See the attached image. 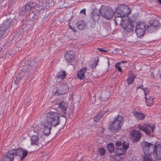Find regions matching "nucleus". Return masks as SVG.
<instances>
[{
  "label": "nucleus",
  "instance_id": "dca6fc26",
  "mask_svg": "<svg viewBox=\"0 0 161 161\" xmlns=\"http://www.w3.org/2000/svg\"><path fill=\"white\" fill-rule=\"evenodd\" d=\"M75 56L74 52L73 50H70L66 53L65 57L68 62H70L73 60Z\"/></svg>",
  "mask_w": 161,
  "mask_h": 161
},
{
  "label": "nucleus",
  "instance_id": "0eeeda50",
  "mask_svg": "<svg viewBox=\"0 0 161 161\" xmlns=\"http://www.w3.org/2000/svg\"><path fill=\"white\" fill-rule=\"evenodd\" d=\"M36 5V3L31 1L29 2L22 7L20 14L22 15L26 14V15H29L31 8L34 7Z\"/></svg>",
  "mask_w": 161,
  "mask_h": 161
},
{
  "label": "nucleus",
  "instance_id": "a211bd4d",
  "mask_svg": "<svg viewBox=\"0 0 161 161\" xmlns=\"http://www.w3.org/2000/svg\"><path fill=\"white\" fill-rule=\"evenodd\" d=\"M87 69V68L85 67L81 69L78 72L77 76L78 78L80 80H83L85 78V74Z\"/></svg>",
  "mask_w": 161,
  "mask_h": 161
},
{
  "label": "nucleus",
  "instance_id": "423d86ee",
  "mask_svg": "<svg viewBox=\"0 0 161 161\" xmlns=\"http://www.w3.org/2000/svg\"><path fill=\"white\" fill-rule=\"evenodd\" d=\"M101 15L108 19L112 18L114 15L113 10L104 5L102 6L100 8Z\"/></svg>",
  "mask_w": 161,
  "mask_h": 161
},
{
  "label": "nucleus",
  "instance_id": "9d476101",
  "mask_svg": "<svg viewBox=\"0 0 161 161\" xmlns=\"http://www.w3.org/2000/svg\"><path fill=\"white\" fill-rule=\"evenodd\" d=\"M69 89V87L67 83H62L57 90L55 94L56 95L57 93L59 95H64L68 92Z\"/></svg>",
  "mask_w": 161,
  "mask_h": 161
},
{
  "label": "nucleus",
  "instance_id": "9b49d317",
  "mask_svg": "<svg viewBox=\"0 0 161 161\" xmlns=\"http://www.w3.org/2000/svg\"><path fill=\"white\" fill-rule=\"evenodd\" d=\"M145 30V24L144 23H139L136 26L135 32L137 36L140 37L144 35Z\"/></svg>",
  "mask_w": 161,
  "mask_h": 161
},
{
  "label": "nucleus",
  "instance_id": "20e7f679",
  "mask_svg": "<svg viewBox=\"0 0 161 161\" xmlns=\"http://www.w3.org/2000/svg\"><path fill=\"white\" fill-rule=\"evenodd\" d=\"M123 122V117L118 115L116 117L114 118L113 120L110 122L108 125L109 129L112 132H117L121 128Z\"/></svg>",
  "mask_w": 161,
  "mask_h": 161
},
{
  "label": "nucleus",
  "instance_id": "aec40b11",
  "mask_svg": "<svg viewBox=\"0 0 161 161\" xmlns=\"http://www.w3.org/2000/svg\"><path fill=\"white\" fill-rule=\"evenodd\" d=\"M133 114L134 116L138 120L143 119L145 117V114L143 113L138 112L136 111H133Z\"/></svg>",
  "mask_w": 161,
  "mask_h": 161
},
{
  "label": "nucleus",
  "instance_id": "72a5a7b5",
  "mask_svg": "<svg viewBox=\"0 0 161 161\" xmlns=\"http://www.w3.org/2000/svg\"><path fill=\"white\" fill-rule=\"evenodd\" d=\"M143 91L144 93L145 97H147V96L149 93L150 92L149 89L147 88H144Z\"/></svg>",
  "mask_w": 161,
  "mask_h": 161
},
{
  "label": "nucleus",
  "instance_id": "7ed1b4c3",
  "mask_svg": "<svg viewBox=\"0 0 161 161\" xmlns=\"http://www.w3.org/2000/svg\"><path fill=\"white\" fill-rule=\"evenodd\" d=\"M59 114L57 112L50 111L47 113L46 115L45 122L52 125L55 127L60 124Z\"/></svg>",
  "mask_w": 161,
  "mask_h": 161
},
{
  "label": "nucleus",
  "instance_id": "f704fd0d",
  "mask_svg": "<svg viewBox=\"0 0 161 161\" xmlns=\"http://www.w3.org/2000/svg\"><path fill=\"white\" fill-rule=\"evenodd\" d=\"M86 9L85 8H84L82 10H81L80 12V13L82 14H84V15L86 14Z\"/></svg>",
  "mask_w": 161,
  "mask_h": 161
},
{
  "label": "nucleus",
  "instance_id": "5701e85b",
  "mask_svg": "<svg viewBox=\"0 0 161 161\" xmlns=\"http://www.w3.org/2000/svg\"><path fill=\"white\" fill-rule=\"evenodd\" d=\"M66 76V73L64 70H61L58 73L56 77L57 78L63 80Z\"/></svg>",
  "mask_w": 161,
  "mask_h": 161
},
{
  "label": "nucleus",
  "instance_id": "c756f323",
  "mask_svg": "<svg viewBox=\"0 0 161 161\" xmlns=\"http://www.w3.org/2000/svg\"><path fill=\"white\" fill-rule=\"evenodd\" d=\"M151 155H143V161H154L151 157Z\"/></svg>",
  "mask_w": 161,
  "mask_h": 161
},
{
  "label": "nucleus",
  "instance_id": "37998d69",
  "mask_svg": "<svg viewBox=\"0 0 161 161\" xmlns=\"http://www.w3.org/2000/svg\"><path fill=\"white\" fill-rule=\"evenodd\" d=\"M97 64H96L95 65V67H96V66H97Z\"/></svg>",
  "mask_w": 161,
  "mask_h": 161
},
{
  "label": "nucleus",
  "instance_id": "ddd939ff",
  "mask_svg": "<svg viewBox=\"0 0 161 161\" xmlns=\"http://www.w3.org/2000/svg\"><path fill=\"white\" fill-rule=\"evenodd\" d=\"M130 135L134 142H138L142 136V133L139 130H132L130 132Z\"/></svg>",
  "mask_w": 161,
  "mask_h": 161
},
{
  "label": "nucleus",
  "instance_id": "f3484780",
  "mask_svg": "<svg viewBox=\"0 0 161 161\" xmlns=\"http://www.w3.org/2000/svg\"><path fill=\"white\" fill-rule=\"evenodd\" d=\"M68 103L66 101H63L59 103L58 107L63 111L64 114H66L67 108L68 107Z\"/></svg>",
  "mask_w": 161,
  "mask_h": 161
},
{
  "label": "nucleus",
  "instance_id": "f257e3e1",
  "mask_svg": "<svg viewBox=\"0 0 161 161\" xmlns=\"http://www.w3.org/2000/svg\"><path fill=\"white\" fill-rule=\"evenodd\" d=\"M143 152V155H151L153 153L157 160H161V143L157 142L154 144L152 142L143 141L141 144Z\"/></svg>",
  "mask_w": 161,
  "mask_h": 161
},
{
  "label": "nucleus",
  "instance_id": "e433bc0d",
  "mask_svg": "<svg viewBox=\"0 0 161 161\" xmlns=\"http://www.w3.org/2000/svg\"><path fill=\"white\" fill-rule=\"evenodd\" d=\"M69 27L70 28V29H71L72 30L74 31L75 32H76V30L75 29V28H74L73 27H72L70 25H69Z\"/></svg>",
  "mask_w": 161,
  "mask_h": 161
},
{
  "label": "nucleus",
  "instance_id": "c9c22d12",
  "mask_svg": "<svg viewBox=\"0 0 161 161\" xmlns=\"http://www.w3.org/2000/svg\"><path fill=\"white\" fill-rule=\"evenodd\" d=\"M122 144L121 142H117L115 143L116 147H117V146H120L122 145Z\"/></svg>",
  "mask_w": 161,
  "mask_h": 161
},
{
  "label": "nucleus",
  "instance_id": "393cba45",
  "mask_svg": "<svg viewBox=\"0 0 161 161\" xmlns=\"http://www.w3.org/2000/svg\"><path fill=\"white\" fill-rule=\"evenodd\" d=\"M125 153L121 147H116V148L115 153L118 156L123 155Z\"/></svg>",
  "mask_w": 161,
  "mask_h": 161
},
{
  "label": "nucleus",
  "instance_id": "4be33fe9",
  "mask_svg": "<svg viewBox=\"0 0 161 161\" xmlns=\"http://www.w3.org/2000/svg\"><path fill=\"white\" fill-rule=\"evenodd\" d=\"M158 25L159 22L158 20H151L148 22L147 25L148 27L155 28Z\"/></svg>",
  "mask_w": 161,
  "mask_h": 161
},
{
  "label": "nucleus",
  "instance_id": "79ce46f5",
  "mask_svg": "<svg viewBox=\"0 0 161 161\" xmlns=\"http://www.w3.org/2000/svg\"><path fill=\"white\" fill-rule=\"evenodd\" d=\"M113 158L114 159V160H115V161H117V160L115 159V158H114L113 157Z\"/></svg>",
  "mask_w": 161,
  "mask_h": 161
},
{
  "label": "nucleus",
  "instance_id": "58836bf2",
  "mask_svg": "<svg viewBox=\"0 0 161 161\" xmlns=\"http://www.w3.org/2000/svg\"><path fill=\"white\" fill-rule=\"evenodd\" d=\"M139 88V89H142L143 90V89H144L143 88V85H140L139 86H138V87L137 88Z\"/></svg>",
  "mask_w": 161,
  "mask_h": 161
},
{
  "label": "nucleus",
  "instance_id": "7c9ffc66",
  "mask_svg": "<svg viewBox=\"0 0 161 161\" xmlns=\"http://www.w3.org/2000/svg\"><path fill=\"white\" fill-rule=\"evenodd\" d=\"M122 148L126 152L128 148L129 144L128 142H124L122 144Z\"/></svg>",
  "mask_w": 161,
  "mask_h": 161
},
{
  "label": "nucleus",
  "instance_id": "6e6552de",
  "mask_svg": "<svg viewBox=\"0 0 161 161\" xmlns=\"http://www.w3.org/2000/svg\"><path fill=\"white\" fill-rule=\"evenodd\" d=\"M137 128L143 131L146 134L150 135L151 132H153L155 128V125L153 124H146L143 125H138Z\"/></svg>",
  "mask_w": 161,
  "mask_h": 161
},
{
  "label": "nucleus",
  "instance_id": "6ab92c4d",
  "mask_svg": "<svg viewBox=\"0 0 161 161\" xmlns=\"http://www.w3.org/2000/svg\"><path fill=\"white\" fill-rule=\"evenodd\" d=\"M76 26L77 28L80 30H84L87 26L86 24L83 20H80L78 21L76 23Z\"/></svg>",
  "mask_w": 161,
  "mask_h": 161
},
{
  "label": "nucleus",
  "instance_id": "2f4dec72",
  "mask_svg": "<svg viewBox=\"0 0 161 161\" xmlns=\"http://www.w3.org/2000/svg\"><path fill=\"white\" fill-rule=\"evenodd\" d=\"M100 155L102 156L105 154L106 150L103 147H99L98 150Z\"/></svg>",
  "mask_w": 161,
  "mask_h": 161
},
{
  "label": "nucleus",
  "instance_id": "4468645a",
  "mask_svg": "<svg viewBox=\"0 0 161 161\" xmlns=\"http://www.w3.org/2000/svg\"><path fill=\"white\" fill-rule=\"evenodd\" d=\"M52 125L45 122L42 124V127L43 129V133L45 135H48L50 133Z\"/></svg>",
  "mask_w": 161,
  "mask_h": 161
},
{
  "label": "nucleus",
  "instance_id": "412c9836",
  "mask_svg": "<svg viewBox=\"0 0 161 161\" xmlns=\"http://www.w3.org/2000/svg\"><path fill=\"white\" fill-rule=\"evenodd\" d=\"M136 77V75L133 73L129 75V77L127 79V83L129 85L132 84L133 83L134 79Z\"/></svg>",
  "mask_w": 161,
  "mask_h": 161
},
{
  "label": "nucleus",
  "instance_id": "2eb2a0df",
  "mask_svg": "<svg viewBox=\"0 0 161 161\" xmlns=\"http://www.w3.org/2000/svg\"><path fill=\"white\" fill-rule=\"evenodd\" d=\"M100 14H101L100 9H94L91 14V16L94 21H98L100 18Z\"/></svg>",
  "mask_w": 161,
  "mask_h": 161
},
{
  "label": "nucleus",
  "instance_id": "f03ea898",
  "mask_svg": "<svg viewBox=\"0 0 161 161\" xmlns=\"http://www.w3.org/2000/svg\"><path fill=\"white\" fill-rule=\"evenodd\" d=\"M115 13L117 17L115 20L116 22L118 18H120V21H121L123 19H125L126 17H128L127 16L131 13V11L130 8L127 6L120 5L116 7Z\"/></svg>",
  "mask_w": 161,
  "mask_h": 161
},
{
  "label": "nucleus",
  "instance_id": "a19ab883",
  "mask_svg": "<svg viewBox=\"0 0 161 161\" xmlns=\"http://www.w3.org/2000/svg\"><path fill=\"white\" fill-rule=\"evenodd\" d=\"M158 2L161 4V0H157Z\"/></svg>",
  "mask_w": 161,
  "mask_h": 161
},
{
  "label": "nucleus",
  "instance_id": "39448f33",
  "mask_svg": "<svg viewBox=\"0 0 161 161\" xmlns=\"http://www.w3.org/2000/svg\"><path fill=\"white\" fill-rule=\"evenodd\" d=\"M120 24L122 28L128 32L132 31L134 29L133 22L128 17H126L125 19H123L122 20L120 21Z\"/></svg>",
  "mask_w": 161,
  "mask_h": 161
},
{
  "label": "nucleus",
  "instance_id": "a878e982",
  "mask_svg": "<svg viewBox=\"0 0 161 161\" xmlns=\"http://www.w3.org/2000/svg\"><path fill=\"white\" fill-rule=\"evenodd\" d=\"M107 149L110 153H112L114 151V144L110 142L108 144L107 146Z\"/></svg>",
  "mask_w": 161,
  "mask_h": 161
},
{
  "label": "nucleus",
  "instance_id": "bb28decb",
  "mask_svg": "<svg viewBox=\"0 0 161 161\" xmlns=\"http://www.w3.org/2000/svg\"><path fill=\"white\" fill-rule=\"evenodd\" d=\"M105 114V112L104 111L101 112L94 117V121L96 122H98Z\"/></svg>",
  "mask_w": 161,
  "mask_h": 161
},
{
  "label": "nucleus",
  "instance_id": "cd10ccee",
  "mask_svg": "<svg viewBox=\"0 0 161 161\" xmlns=\"http://www.w3.org/2000/svg\"><path fill=\"white\" fill-rule=\"evenodd\" d=\"M20 150L22 152V157L20 158V160H23L28 155L27 150L22 148H21Z\"/></svg>",
  "mask_w": 161,
  "mask_h": 161
},
{
  "label": "nucleus",
  "instance_id": "f8f14e48",
  "mask_svg": "<svg viewBox=\"0 0 161 161\" xmlns=\"http://www.w3.org/2000/svg\"><path fill=\"white\" fill-rule=\"evenodd\" d=\"M9 20V19L6 20L0 26V40L3 38L6 31L9 28L10 24Z\"/></svg>",
  "mask_w": 161,
  "mask_h": 161
},
{
  "label": "nucleus",
  "instance_id": "c85d7f7f",
  "mask_svg": "<svg viewBox=\"0 0 161 161\" xmlns=\"http://www.w3.org/2000/svg\"><path fill=\"white\" fill-rule=\"evenodd\" d=\"M3 161H10V152L9 150L3 156Z\"/></svg>",
  "mask_w": 161,
  "mask_h": 161
},
{
  "label": "nucleus",
  "instance_id": "4c0bfd02",
  "mask_svg": "<svg viewBox=\"0 0 161 161\" xmlns=\"http://www.w3.org/2000/svg\"><path fill=\"white\" fill-rule=\"evenodd\" d=\"M98 50L99 51L101 52H107V51L106 50L103 49L101 48H98Z\"/></svg>",
  "mask_w": 161,
  "mask_h": 161
},
{
  "label": "nucleus",
  "instance_id": "473e14b6",
  "mask_svg": "<svg viewBox=\"0 0 161 161\" xmlns=\"http://www.w3.org/2000/svg\"><path fill=\"white\" fill-rule=\"evenodd\" d=\"M121 62H118L116 63L115 65V67L116 69H117L118 71L122 73V70L120 67L119 66L120 65Z\"/></svg>",
  "mask_w": 161,
  "mask_h": 161
},
{
  "label": "nucleus",
  "instance_id": "b1692460",
  "mask_svg": "<svg viewBox=\"0 0 161 161\" xmlns=\"http://www.w3.org/2000/svg\"><path fill=\"white\" fill-rule=\"evenodd\" d=\"M145 101L147 106H150L154 103V99L152 97H150L148 98L145 97Z\"/></svg>",
  "mask_w": 161,
  "mask_h": 161
},
{
  "label": "nucleus",
  "instance_id": "ea45409f",
  "mask_svg": "<svg viewBox=\"0 0 161 161\" xmlns=\"http://www.w3.org/2000/svg\"><path fill=\"white\" fill-rule=\"evenodd\" d=\"M120 62H121V63H124H124H126V61H121Z\"/></svg>",
  "mask_w": 161,
  "mask_h": 161
},
{
  "label": "nucleus",
  "instance_id": "1a4fd4ad",
  "mask_svg": "<svg viewBox=\"0 0 161 161\" xmlns=\"http://www.w3.org/2000/svg\"><path fill=\"white\" fill-rule=\"evenodd\" d=\"M33 130L35 134L31 137V144L32 145L38 146L40 144L39 136L41 133V131L40 130L36 131L35 129H34Z\"/></svg>",
  "mask_w": 161,
  "mask_h": 161
}]
</instances>
